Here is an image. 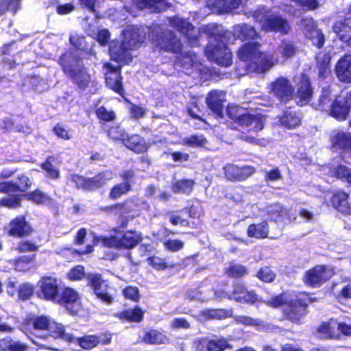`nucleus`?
<instances>
[{
	"label": "nucleus",
	"instance_id": "obj_1",
	"mask_svg": "<svg viewBox=\"0 0 351 351\" xmlns=\"http://www.w3.org/2000/svg\"><path fill=\"white\" fill-rule=\"evenodd\" d=\"M169 25L182 34L191 47H199L204 37L208 43L204 48L205 56L217 64L228 66L232 64V52L227 45L230 32L221 24L210 23L199 29L187 19L173 16L168 18Z\"/></svg>",
	"mask_w": 351,
	"mask_h": 351
},
{
	"label": "nucleus",
	"instance_id": "obj_30",
	"mask_svg": "<svg viewBox=\"0 0 351 351\" xmlns=\"http://www.w3.org/2000/svg\"><path fill=\"white\" fill-rule=\"evenodd\" d=\"M328 114L338 121H343L349 117L350 109L343 99L342 100L335 98L332 100L327 112Z\"/></svg>",
	"mask_w": 351,
	"mask_h": 351
},
{
	"label": "nucleus",
	"instance_id": "obj_52",
	"mask_svg": "<svg viewBox=\"0 0 351 351\" xmlns=\"http://www.w3.org/2000/svg\"><path fill=\"white\" fill-rule=\"evenodd\" d=\"M107 135L113 141H119L122 144L127 137V132L119 125H110L106 130Z\"/></svg>",
	"mask_w": 351,
	"mask_h": 351
},
{
	"label": "nucleus",
	"instance_id": "obj_33",
	"mask_svg": "<svg viewBox=\"0 0 351 351\" xmlns=\"http://www.w3.org/2000/svg\"><path fill=\"white\" fill-rule=\"evenodd\" d=\"M233 34L237 38L240 39L243 42L247 41V43H251L250 41L258 38V34L256 29L246 23L235 25L233 29Z\"/></svg>",
	"mask_w": 351,
	"mask_h": 351
},
{
	"label": "nucleus",
	"instance_id": "obj_4",
	"mask_svg": "<svg viewBox=\"0 0 351 351\" xmlns=\"http://www.w3.org/2000/svg\"><path fill=\"white\" fill-rule=\"evenodd\" d=\"M112 179V171H102L94 176L88 178L77 173L70 175L69 180L75 184L77 189L86 191H95L106 184Z\"/></svg>",
	"mask_w": 351,
	"mask_h": 351
},
{
	"label": "nucleus",
	"instance_id": "obj_41",
	"mask_svg": "<svg viewBox=\"0 0 351 351\" xmlns=\"http://www.w3.org/2000/svg\"><path fill=\"white\" fill-rule=\"evenodd\" d=\"M331 176L351 187V168L344 164H338L331 171Z\"/></svg>",
	"mask_w": 351,
	"mask_h": 351
},
{
	"label": "nucleus",
	"instance_id": "obj_45",
	"mask_svg": "<svg viewBox=\"0 0 351 351\" xmlns=\"http://www.w3.org/2000/svg\"><path fill=\"white\" fill-rule=\"evenodd\" d=\"M232 348L233 346L224 337L208 339L206 343V351H225Z\"/></svg>",
	"mask_w": 351,
	"mask_h": 351
},
{
	"label": "nucleus",
	"instance_id": "obj_11",
	"mask_svg": "<svg viewBox=\"0 0 351 351\" xmlns=\"http://www.w3.org/2000/svg\"><path fill=\"white\" fill-rule=\"evenodd\" d=\"M80 295L77 291L70 287H61L54 303L64 307L69 313L73 316L78 313L75 304L79 303Z\"/></svg>",
	"mask_w": 351,
	"mask_h": 351
},
{
	"label": "nucleus",
	"instance_id": "obj_48",
	"mask_svg": "<svg viewBox=\"0 0 351 351\" xmlns=\"http://www.w3.org/2000/svg\"><path fill=\"white\" fill-rule=\"evenodd\" d=\"M316 66L318 69L319 77L322 80L326 79L331 73L330 57L327 54H324L320 58H317Z\"/></svg>",
	"mask_w": 351,
	"mask_h": 351
},
{
	"label": "nucleus",
	"instance_id": "obj_34",
	"mask_svg": "<svg viewBox=\"0 0 351 351\" xmlns=\"http://www.w3.org/2000/svg\"><path fill=\"white\" fill-rule=\"evenodd\" d=\"M332 99V89L330 85L323 86L316 101L311 104L313 108L321 112H327Z\"/></svg>",
	"mask_w": 351,
	"mask_h": 351
},
{
	"label": "nucleus",
	"instance_id": "obj_6",
	"mask_svg": "<svg viewBox=\"0 0 351 351\" xmlns=\"http://www.w3.org/2000/svg\"><path fill=\"white\" fill-rule=\"evenodd\" d=\"M69 53L65 52L62 53L58 60V63L61 66L63 72L81 90H85L90 84V76L87 73L84 66H80L75 69L68 61Z\"/></svg>",
	"mask_w": 351,
	"mask_h": 351
},
{
	"label": "nucleus",
	"instance_id": "obj_56",
	"mask_svg": "<svg viewBox=\"0 0 351 351\" xmlns=\"http://www.w3.org/2000/svg\"><path fill=\"white\" fill-rule=\"evenodd\" d=\"M256 277L265 283H271L276 279V274L270 267L265 266L258 269Z\"/></svg>",
	"mask_w": 351,
	"mask_h": 351
},
{
	"label": "nucleus",
	"instance_id": "obj_13",
	"mask_svg": "<svg viewBox=\"0 0 351 351\" xmlns=\"http://www.w3.org/2000/svg\"><path fill=\"white\" fill-rule=\"evenodd\" d=\"M271 92L283 104L291 101L294 93V88L289 80L280 76L271 83Z\"/></svg>",
	"mask_w": 351,
	"mask_h": 351
},
{
	"label": "nucleus",
	"instance_id": "obj_14",
	"mask_svg": "<svg viewBox=\"0 0 351 351\" xmlns=\"http://www.w3.org/2000/svg\"><path fill=\"white\" fill-rule=\"evenodd\" d=\"M8 234L14 238L29 237L34 232V228L27 221L24 215L13 218L9 223Z\"/></svg>",
	"mask_w": 351,
	"mask_h": 351
},
{
	"label": "nucleus",
	"instance_id": "obj_55",
	"mask_svg": "<svg viewBox=\"0 0 351 351\" xmlns=\"http://www.w3.org/2000/svg\"><path fill=\"white\" fill-rule=\"evenodd\" d=\"M34 286L32 283H22L17 289L19 300L21 301L29 300L34 293Z\"/></svg>",
	"mask_w": 351,
	"mask_h": 351
},
{
	"label": "nucleus",
	"instance_id": "obj_21",
	"mask_svg": "<svg viewBox=\"0 0 351 351\" xmlns=\"http://www.w3.org/2000/svg\"><path fill=\"white\" fill-rule=\"evenodd\" d=\"M261 27L266 32H280L287 34L290 30V26L286 19L280 15L271 14L267 22L261 25Z\"/></svg>",
	"mask_w": 351,
	"mask_h": 351
},
{
	"label": "nucleus",
	"instance_id": "obj_31",
	"mask_svg": "<svg viewBox=\"0 0 351 351\" xmlns=\"http://www.w3.org/2000/svg\"><path fill=\"white\" fill-rule=\"evenodd\" d=\"M332 28L339 39L347 44L351 36V16H344L336 21Z\"/></svg>",
	"mask_w": 351,
	"mask_h": 351
},
{
	"label": "nucleus",
	"instance_id": "obj_16",
	"mask_svg": "<svg viewBox=\"0 0 351 351\" xmlns=\"http://www.w3.org/2000/svg\"><path fill=\"white\" fill-rule=\"evenodd\" d=\"M266 215L269 221L279 223L294 221L297 217L291 213V210L279 202L273 203L267 206Z\"/></svg>",
	"mask_w": 351,
	"mask_h": 351
},
{
	"label": "nucleus",
	"instance_id": "obj_17",
	"mask_svg": "<svg viewBox=\"0 0 351 351\" xmlns=\"http://www.w3.org/2000/svg\"><path fill=\"white\" fill-rule=\"evenodd\" d=\"M296 95L299 101L304 104H308L313 95V87L310 77L304 73L300 74L297 84Z\"/></svg>",
	"mask_w": 351,
	"mask_h": 351
},
{
	"label": "nucleus",
	"instance_id": "obj_15",
	"mask_svg": "<svg viewBox=\"0 0 351 351\" xmlns=\"http://www.w3.org/2000/svg\"><path fill=\"white\" fill-rule=\"evenodd\" d=\"M225 178L232 182H241L247 180L256 171L252 165H243L241 167L234 164H227L223 167Z\"/></svg>",
	"mask_w": 351,
	"mask_h": 351
},
{
	"label": "nucleus",
	"instance_id": "obj_51",
	"mask_svg": "<svg viewBox=\"0 0 351 351\" xmlns=\"http://www.w3.org/2000/svg\"><path fill=\"white\" fill-rule=\"evenodd\" d=\"M21 7V0H0V16L8 12L16 14Z\"/></svg>",
	"mask_w": 351,
	"mask_h": 351
},
{
	"label": "nucleus",
	"instance_id": "obj_40",
	"mask_svg": "<svg viewBox=\"0 0 351 351\" xmlns=\"http://www.w3.org/2000/svg\"><path fill=\"white\" fill-rule=\"evenodd\" d=\"M240 3L241 0H213L208 6L218 12L224 13L237 9Z\"/></svg>",
	"mask_w": 351,
	"mask_h": 351
},
{
	"label": "nucleus",
	"instance_id": "obj_57",
	"mask_svg": "<svg viewBox=\"0 0 351 351\" xmlns=\"http://www.w3.org/2000/svg\"><path fill=\"white\" fill-rule=\"evenodd\" d=\"M207 142V139L202 134H192L183 140L184 145L191 147H203Z\"/></svg>",
	"mask_w": 351,
	"mask_h": 351
},
{
	"label": "nucleus",
	"instance_id": "obj_42",
	"mask_svg": "<svg viewBox=\"0 0 351 351\" xmlns=\"http://www.w3.org/2000/svg\"><path fill=\"white\" fill-rule=\"evenodd\" d=\"M49 335L55 339H62L68 342L72 341V335L65 333L64 326L50 319L49 329H47Z\"/></svg>",
	"mask_w": 351,
	"mask_h": 351
},
{
	"label": "nucleus",
	"instance_id": "obj_26",
	"mask_svg": "<svg viewBox=\"0 0 351 351\" xmlns=\"http://www.w3.org/2000/svg\"><path fill=\"white\" fill-rule=\"evenodd\" d=\"M50 318L46 315H29L23 321V326L29 331H47L49 327Z\"/></svg>",
	"mask_w": 351,
	"mask_h": 351
},
{
	"label": "nucleus",
	"instance_id": "obj_64",
	"mask_svg": "<svg viewBox=\"0 0 351 351\" xmlns=\"http://www.w3.org/2000/svg\"><path fill=\"white\" fill-rule=\"evenodd\" d=\"M36 259V254L23 255L19 256L15 260V269L18 271L25 270V267H27L30 263H33Z\"/></svg>",
	"mask_w": 351,
	"mask_h": 351
},
{
	"label": "nucleus",
	"instance_id": "obj_35",
	"mask_svg": "<svg viewBox=\"0 0 351 351\" xmlns=\"http://www.w3.org/2000/svg\"><path fill=\"white\" fill-rule=\"evenodd\" d=\"M117 213L121 215L137 214L141 210L140 200L135 197H128L123 201L117 202Z\"/></svg>",
	"mask_w": 351,
	"mask_h": 351
},
{
	"label": "nucleus",
	"instance_id": "obj_32",
	"mask_svg": "<svg viewBox=\"0 0 351 351\" xmlns=\"http://www.w3.org/2000/svg\"><path fill=\"white\" fill-rule=\"evenodd\" d=\"M206 101L208 108L215 114V118L222 119L223 117V101L221 99L219 92L215 90L210 91Z\"/></svg>",
	"mask_w": 351,
	"mask_h": 351
},
{
	"label": "nucleus",
	"instance_id": "obj_8",
	"mask_svg": "<svg viewBox=\"0 0 351 351\" xmlns=\"http://www.w3.org/2000/svg\"><path fill=\"white\" fill-rule=\"evenodd\" d=\"M334 270L326 265H316L305 271L304 283L312 288L320 287L334 276Z\"/></svg>",
	"mask_w": 351,
	"mask_h": 351
},
{
	"label": "nucleus",
	"instance_id": "obj_10",
	"mask_svg": "<svg viewBox=\"0 0 351 351\" xmlns=\"http://www.w3.org/2000/svg\"><path fill=\"white\" fill-rule=\"evenodd\" d=\"M103 67L106 69L104 75L106 86L122 97H124L125 90L123 85L121 66H114L110 62H106L104 63Z\"/></svg>",
	"mask_w": 351,
	"mask_h": 351
},
{
	"label": "nucleus",
	"instance_id": "obj_47",
	"mask_svg": "<svg viewBox=\"0 0 351 351\" xmlns=\"http://www.w3.org/2000/svg\"><path fill=\"white\" fill-rule=\"evenodd\" d=\"M95 114L99 122L101 124L113 122L117 119L115 112L113 110H108L104 105L99 106L95 110Z\"/></svg>",
	"mask_w": 351,
	"mask_h": 351
},
{
	"label": "nucleus",
	"instance_id": "obj_62",
	"mask_svg": "<svg viewBox=\"0 0 351 351\" xmlns=\"http://www.w3.org/2000/svg\"><path fill=\"white\" fill-rule=\"evenodd\" d=\"M147 261L149 265H150L154 269L158 271L165 270L169 267L172 268L174 266L173 265L169 266L168 263L165 261V258H162L156 256L148 257Z\"/></svg>",
	"mask_w": 351,
	"mask_h": 351
},
{
	"label": "nucleus",
	"instance_id": "obj_43",
	"mask_svg": "<svg viewBox=\"0 0 351 351\" xmlns=\"http://www.w3.org/2000/svg\"><path fill=\"white\" fill-rule=\"evenodd\" d=\"M55 159V156H49L42 163L39 165L42 170L45 172V176L51 180H58L60 178V170L52 163Z\"/></svg>",
	"mask_w": 351,
	"mask_h": 351
},
{
	"label": "nucleus",
	"instance_id": "obj_44",
	"mask_svg": "<svg viewBox=\"0 0 351 351\" xmlns=\"http://www.w3.org/2000/svg\"><path fill=\"white\" fill-rule=\"evenodd\" d=\"M132 190L131 183L119 182L113 185L108 193V198L114 201L127 195Z\"/></svg>",
	"mask_w": 351,
	"mask_h": 351
},
{
	"label": "nucleus",
	"instance_id": "obj_53",
	"mask_svg": "<svg viewBox=\"0 0 351 351\" xmlns=\"http://www.w3.org/2000/svg\"><path fill=\"white\" fill-rule=\"evenodd\" d=\"M267 300H263V298H259L258 295L256 293V292L253 290L248 291L247 290L245 293L241 297H237V302L241 304H247L250 305H253L256 302L262 303L265 304L264 302H267Z\"/></svg>",
	"mask_w": 351,
	"mask_h": 351
},
{
	"label": "nucleus",
	"instance_id": "obj_38",
	"mask_svg": "<svg viewBox=\"0 0 351 351\" xmlns=\"http://www.w3.org/2000/svg\"><path fill=\"white\" fill-rule=\"evenodd\" d=\"M195 184V182L193 179L182 178L173 182L171 189L174 193L189 195L193 191Z\"/></svg>",
	"mask_w": 351,
	"mask_h": 351
},
{
	"label": "nucleus",
	"instance_id": "obj_9",
	"mask_svg": "<svg viewBox=\"0 0 351 351\" xmlns=\"http://www.w3.org/2000/svg\"><path fill=\"white\" fill-rule=\"evenodd\" d=\"M61 287L60 280L57 278L45 276L39 280L36 295L42 300L54 303Z\"/></svg>",
	"mask_w": 351,
	"mask_h": 351
},
{
	"label": "nucleus",
	"instance_id": "obj_39",
	"mask_svg": "<svg viewBox=\"0 0 351 351\" xmlns=\"http://www.w3.org/2000/svg\"><path fill=\"white\" fill-rule=\"evenodd\" d=\"M27 344L14 340L10 336H6L0 339V351H27Z\"/></svg>",
	"mask_w": 351,
	"mask_h": 351
},
{
	"label": "nucleus",
	"instance_id": "obj_3",
	"mask_svg": "<svg viewBox=\"0 0 351 351\" xmlns=\"http://www.w3.org/2000/svg\"><path fill=\"white\" fill-rule=\"evenodd\" d=\"M258 43H246L238 50L239 58L246 62V68L251 72L263 73L274 65V58L258 50Z\"/></svg>",
	"mask_w": 351,
	"mask_h": 351
},
{
	"label": "nucleus",
	"instance_id": "obj_20",
	"mask_svg": "<svg viewBox=\"0 0 351 351\" xmlns=\"http://www.w3.org/2000/svg\"><path fill=\"white\" fill-rule=\"evenodd\" d=\"M350 195L343 189H337L332 192L330 198L331 206L339 212L351 215V205L348 202Z\"/></svg>",
	"mask_w": 351,
	"mask_h": 351
},
{
	"label": "nucleus",
	"instance_id": "obj_49",
	"mask_svg": "<svg viewBox=\"0 0 351 351\" xmlns=\"http://www.w3.org/2000/svg\"><path fill=\"white\" fill-rule=\"evenodd\" d=\"M21 194L10 195L0 198V208L14 209L21 206Z\"/></svg>",
	"mask_w": 351,
	"mask_h": 351
},
{
	"label": "nucleus",
	"instance_id": "obj_25",
	"mask_svg": "<svg viewBox=\"0 0 351 351\" xmlns=\"http://www.w3.org/2000/svg\"><path fill=\"white\" fill-rule=\"evenodd\" d=\"M114 316L122 322L141 323L144 319L145 311L138 305H135L132 308L115 313Z\"/></svg>",
	"mask_w": 351,
	"mask_h": 351
},
{
	"label": "nucleus",
	"instance_id": "obj_36",
	"mask_svg": "<svg viewBox=\"0 0 351 351\" xmlns=\"http://www.w3.org/2000/svg\"><path fill=\"white\" fill-rule=\"evenodd\" d=\"M169 222L174 226H180L182 228H187L190 230L198 232L202 230V221L200 219L189 220L182 218L178 215H172L169 217Z\"/></svg>",
	"mask_w": 351,
	"mask_h": 351
},
{
	"label": "nucleus",
	"instance_id": "obj_61",
	"mask_svg": "<svg viewBox=\"0 0 351 351\" xmlns=\"http://www.w3.org/2000/svg\"><path fill=\"white\" fill-rule=\"evenodd\" d=\"M38 245L34 241L30 240H22L18 242L16 250L19 253L34 252L38 251Z\"/></svg>",
	"mask_w": 351,
	"mask_h": 351
},
{
	"label": "nucleus",
	"instance_id": "obj_27",
	"mask_svg": "<svg viewBox=\"0 0 351 351\" xmlns=\"http://www.w3.org/2000/svg\"><path fill=\"white\" fill-rule=\"evenodd\" d=\"M109 53L111 60L124 64H129L132 60V56L125 46L124 42H116L109 47Z\"/></svg>",
	"mask_w": 351,
	"mask_h": 351
},
{
	"label": "nucleus",
	"instance_id": "obj_7",
	"mask_svg": "<svg viewBox=\"0 0 351 351\" xmlns=\"http://www.w3.org/2000/svg\"><path fill=\"white\" fill-rule=\"evenodd\" d=\"M86 279L87 285L92 289L97 298L108 304L113 302L114 298L111 293L112 288L108 280L102 278V274L88 273L86 275Z\"/></svg>",
	"mask_w": 351,
	"mask_h": 351
},
{
	"label": "nucleus",
	"instance_id": "obj_22",
	"mask_svg": "<svg viewBox=\"0 0 351 351\" xmlns=\"http://www.w3.org/2000/svg\"><path fill=\"white\" fill-rule=\"evenodd\" d=\"M278 118L279 125L287 130L295 129L302 123V117L299 112L291 107L287 108Z\"/></svg>",
	"mask_w": 351,
	"mask_h": 351
},
{
	"label": "nucleus",
	"instance_id": "obj_54",
	"mask_svg": "<svg viewBox=\"0 0 351 351\" xmlns=\"http://www.w3.org/2000/svg\"><path fill=\"white\" fill-rule=\"evenodd\" d=\"M308 39L311 40L313 45L318 49H322L325 43V36L322 29L312 28L308 31Z\"/></svg>",
	"mask_w": 351,
	"mask_h": 351
},
{
	"label": "nucleus",
	"instance_id": "obj_59",
	"mask_svg": "<svg viewBox=\"0 0 351 351\" xmlns=\"http://www.w3.org/2000/svg\"><path fill=\"white\" fill-rule=\"evenodd\" d=\"M295 6L304 12H309L317 10L319 6L318 0H290Z\"/></svg>",
	"mask_w": 351,
	"mask_h": 351
},
{
	"label": "nucleus",
	"instance_id": "obj_19",
	"mask_svg": "<svg viewBox=\"0 0 351 351\" xmlns=\"http://www.w3.org/2000/svg\"><path fill=\"white\" fill-rule=\"evenodd\" d=\"M118 236L120 250H130L136 247L143 240L142 234L134 230H122Z\"/></svg>",
	"mask_w": 351,
	"mask_h": 351
},
{
	"label": "nucleus",
	"instance_id": "obj_28",
	"mask_svg": "<svg viewBox=\"0 0 351 351\" xmlns=\"http://www.w3.org/2000/svg\"><path fill=\"white\" fill-rule=\"evenodd\" d=\"M331 148L344 153L351 152V132H338L330 138Z\"/></svg>",
	"mask_w": 351,
	"mask_h": 351
},
{
	"label": "nucleus",
	"instance_id": "obj_50",
	"mask_svg": "<svg viewBox=\"0 0 351 351\" xmlns=\"http://www.w3.org/2000/svg\"><path fill=\"white\" fill-rule=\"evenodd\" d=\"M27 200L37 205L43 204L49 200L48 195L39 189H36L29 193L21 194Z\"/></svg>",
	"mask_w": 351,
	"mask_h": 351
},
{
	"label": "nucleus",
	"instance_id": "obj_46",
	"mask_svg": "<svg viewBox=\"0 0 351 351\" xmlns=\"http://www.w3.org/2000/svg\"><path fill=\"white\" fill-rule=\"evenodd\" d=\"M224 273L229 278L238 279L247 275L248 269L241 264L231 263L224 269Z\"/></svg>",
	"mask_w": 351,
	"mask_h": 351
},
{
	"label": "nucleus",
	"instance_id": "obj_63",
	"mask_svg": "<svg viewBox=\"0 0 351 351\" xmlns=\"http://www.w3.org/2000/svg\"><path fill=\"white\" fill-rule=\"evenodd\" d=\"M68 278L73 281H79L84 277L86 278L84 267L82 265H77L72 267L67 274Z\"/></svg>",
	"mask_w": 351,
	"mask_h": 351
},
{
	"label": "nucleus",
	"instance_id": "obj_5",
	"mask_svg": "<svg viewBox=\"0 0 351 351\" xmlns=\"http://www.w3.org/2000/svg\"><path fill=\"white\" fill-rule=\"evenodd\" d=\"M153 43L160 51L182 55L183 45L171 30L164 29L156 33L153 38Z\"/></svg>",
	"mask_w": 351,
	"mask_h": 351
},
{
	"label": "nucleus",
	"instance_id": "obj_18",
	"mask_svg": "<svg viewBox=\"0 0 351 351\" xmlns=\"http://www.w3.org/2000/svg\"><path fill=\"white\" fill-rule=\"evenodd\" d=\"M236 124L241 128H247L248 130L258 132L264 128L263 116L259 113L250 114L244 112L237 121Z\"/></svg>",
	"mask_w": 351,
	"mask_h": 351
},
{
	"label": "nucleus",
	"instance_id": "obj_29",
	"mask_svg": "<svg viewBox=\"0 0 351 351\" xmlns=\"http://www.w3.org/2000/svg\"><path fill=\"white\" fill-rule=\"evenodd\" d=\"M123 145L136 154L147 152L150 147L145 139L137 134L131 135L127 134V137H125Z\"/></svg>",
	"mask_w": 351,
	"mask_h": 351
},
{
	"label": "nucleus",
	"instance_id": "obj_60",
	"mask_svg": "<svg viewBox=\"0 0 351 351\" xmlns=\"http://www.w3.org/2000/svg\"><path fill=\"white\" fill-rule=\"evenodd\" d=\"M271 10L266 8L265 5L258 6L252 12V17L254 21L262 24H265L267 22L271 14Z\"/></svg>",
	"mask_w": 351,
	"mask_h": 351
},
{
	"label": "nucleus",
	"instance_id": "obj_12",
	"mask_svg": "<svg viewBox=\"0 0 351 351\" xmlns=\"http://www.w3.org/2000/svg\"><path fill=\"white\" fill-rule=\"evenodd\" d=\"M112 335L110 332H101L99 335H84L80 337L72 335V341L84 350H90L99 345L106 346L111 343Z\"/></svg>",
	"mask_w": 351,
	"mask_h": 351
},
{
	"label": "nucleus",
	"instance_id": "obj_2",
	"mask_svg": "<svg viewBox=\"0 0 351 351\" xmlns=\"http://www.w3.org/2000/svg\"><path fill=\"white\" fill-rule=\"evenodd\" d=\"M314 301L308 295L300 294L294 298L287 300L284 293H280L264 302L271 308H282V319L294 324H301L302 320L308 313L309 304Z\"/></svg>",
	"mask_w": 351,
	"mask_h": 351
},
{
	"label": "nucleus",
	"instance_id": "obj_23",
	"mask_svg": "<svg viewBox=\"0 0 351 351\" xmlns=\"http://www.w3.org/2000/svg\"><path fill=\"white\" fill-rule=\"evenodd\" d=\"M335 73L341 82L351 84V53L339 59L335 65Z\"/></svg>",
	"mask_w": 351,
	"mask_h": 351
},
{
	"label": "nucleus",
	"instance_id": "obj_24",
	"mask_svg": "<svg viewBox=\"0 0 351 351\" xmlns=\"http://www.w3.org/2000/svg\"><path fill=\"white\" fill-rule=\"evenodd\" d=\"M141 341L147 345H162L170 343L169 338L162 332L154 328L143 330Z\"/></svg>",
	"mask_w": 351,
	"mask_h": 351
},
{
	"label": "nucleus",
	"instance_id": "obj_58",
	"mask_svg": "<svg viewBox=\"0 0 351 351\" xmlns=\"http://www.w3.org/2000/svg\"><path fill=\"white\" fill-rule=\"evenodd\" d=\"M280 54L284 58H290L293 57L296 51L297 48L295 45L289 40H282L279 45Z\"/></svg>",
	"mask_w": 351,
	"mask_h": 351
},
{
	"label": "nucleus",
	"instance_id": "obj_37",
	"mask_svg": "<svg viewBox=\"0 0 351 351\" xmlns=\"http://www.w3.org/2000/svg\"><path fill=\"white\" fill-rule=\"evenodd\" d=\"M269 227L267 220L258 223H251L247 229V235L250 238L265 239L268 237Z\"/></svg>",
	"mask_w": 351,
	"mask_h": 351
}]
</instances>
